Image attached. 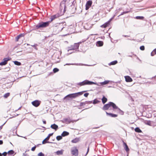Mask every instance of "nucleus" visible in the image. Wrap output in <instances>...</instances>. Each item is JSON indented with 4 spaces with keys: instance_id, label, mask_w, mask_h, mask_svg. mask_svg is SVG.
I'll use <instances>...</instances> for the list:
<instances>
[{
    "instance_id": "nucleus-5",
    "label": "nucleus",
    "mask_w": 156,
    "mask_h": 156,
    "mask_svg": "<svg viewBox=\"0 0 156 156\" xmlns=\"http://www.w3.org/2000/svg\"><path fill=\"white\" fill-rule=\"evenodd\" d=\"M81 43V42L75 43L73 45H72L71 47H69L68 51L72 50H75L78 49L79 44Z\"/></svg>"
},
{
    "instance_id": "nucleus-44",
    "label": "nucleus",
    "mask_w": 156,
    "mask_h": 156,
    "mask_svg": "<svg viewBox=\"0 0 156 156\" xmlns=\"http://www.w3.org/2000/svg\"><path fill=\"white\" fill-rule=\"evenodd\" d=\"M92 101H86L84 103H86V104H90L92 103Z\"/></svg>"
},
{
    "instance_id": "nucleus-58",
    "label": "nucleus",
    "mask_w": 156,
    "mask_h": 156,
    "mask_svg": "<svg viewBox=\"0 0 156 156\" xmlns=\"http://www.w3.org/2000/svg\"><path fill=\"white\" fill-rule=\"evenodd\" d=\"M123 36L125 37H126V36H126V35H123Z\"/></svg>"
},
{
    "instance_id": "nucleus-22",
    "label": "nucleus",
    "mask_w": 156,
    "mask_h": 156,
    "mask_svg": "<svg viewBox=\"0 0 156 156\" xmlns=\"http://www.w3.org/2000/svg\"><path fill=\"white\" fill-rule=\"evenodd\" d=\"M96 44L98 46H101L103 44V41H99L97 42Z\"/></svg>"
},
{
    "instance_id": "nucleus-54",
    "label": "nucleus",
    "mask_w": 156,
    "mask_h": 156,
    "mask_svg": "<svg viewBox=\"0 0 156 156\" xmlns=\"http://www.w3.org/2000/svg\"><path fill=\"white\" fill-rule=\"evenodd\" d=\"M89 148H88V149H87V153H86V155H87V153H88V151H89Z\"/></svg>"
},
{
    "instance_id": "nucleus-21",
    "label": "nucleus",
    "mask_w": 156,
    "mask_h": 156,
    "mask_svg": "<svg viewBox=\"0 0 156 156\" xmlns=\"http://www.w3.org/2000/svg\"><path fill=\"white\" fill-rule=\"evenodd\" d=\"M109 80H105L103 82H100L99 83L100 84V85H106L109 83ZM97 85V84H96ZM98 85H100L97 84Z\"/></svg>"
},
{
    "instance_id": "nucleus-17",
    "label": "nucleus",
    "mask_w": 156,
    "mask_h": 156,
    "mask_svg": "<svg viewBox=\"0 0 156 156\" xmlns=\"http://www.w3.org/2000/svg\"><path fill=\"white\" fill-rule=\"evenodd\" d=\"M125 80L127 82H131L132 81V79L129 76H125Z\"/></svg>"
},
{
    "instance_id": "nucleus-29",
    "label": "nucleus",
    "mask_w": 156,
    "mask_h": 156,
    "mask_svg": "<svg viewBox=\"0 0 156 156\" xmlns=\"http://www.w3.org/2000/svg\"><path fill=\"white\" fill-rule=\"evenodd\" d=\"M63 150L58 151L56 152V154L58 155L62 154H63Z\"/></svg>"
},
{
    "instance_id": "nucleus-7",
    "label": "nucleus",
    "mask_w": 156,
    "mask_h": 156,
    "mask_svg": "<svg viewBox=\"0 0 156 156\" xmlns=\"http://www.w3.org/2000/svg\"><path fill=\"white\" fill-rule=\"evenodd\" d=\"M60 9L62 11L63 10V11L65 12L66 11V6L65 5V2L64 1H62L60 5Z\"/></svg>"
},
{
    "instance_id": "nucleus-23",
    "label": "nucleus",
    "mask_w": 156,
    "mask_h": 156,
    "mask_svg": "<svg viewBox=\"0 0 156 156\" xmlns=\"http://www.w3.org/2000/svg\"><path fill=\"white\" fill-rule=\"evenodd\" d=\"M24 36V34H19L18 36H17L16 37V41H18L19 39L21 37H23Z\"/></svg>"
},
{
    "instance_id": "nucleus-51",
    "label": "nucleus",
    "mask_w": 156,
    "mask_h": 156,
    "mask_svg": "<svg viewBox=\"0 0 156 156\" xmlns=\"http://www.w3.org/2000/svg\"><path fill=\"white\" fill-rule=\"evenodd\" d=\"M153 52H154V53L156 54V48L154 49V50H153Z\"/></svg>"
},
{
    "instance_id": "nucleus-47",
    "label": "nucleus",
    "mask_w": 156,
    "mask_h": 156,
    "mask_svg": "<svg viewBox=\"0 0 156 156\" xmlns=\"http://www.w3.org/2000/svg\"><path fill=\"white\" fill-rule=\"evenodd\" d=\"M74 64H71V63H67L64 65V66L65 65H73Z\"/></svg>"
},
{
    "instance_id": "nucleus-45",
    "label": "nucleus",
    "mask_w": 156,
    "mask_h": 156,
    "mask_svg": "<svg viewBox=\"0 0 156 156\" xmlns=\"http://www.w3.org/2000/svg\"><path fill=\"white\" fill-rule=\"evenodd\" d=\"M89 94L88 93H85L84 94V96L86 97H87L88 96V95Z\"/></svg>"
},
{
    "instance_id": "nucleus-25",
    "label": "nucleus",
    "mask_w": 156,
    "mask_h": 156,
    "mask_svg": "<svg viewBox=\"0 0 156 156\" xmlns=\"http://www.w3.org/2000/svg\"><path fill=\"white\" fill-rule=\"evenodd\" d=\"M69 133L66 131H64L61 134L62 136H67L69 134Z\"/></svg>"
},
{
    "instance_id": "nucleus-42",
    "label": "nucleus",
    "mask_w": 156,
    "mask_h": 156,
    "mask_svg": "<svg viewBox=\"0 0 156 156\" xmlns=\"http://www.w3.org/2000/svg\"><path fill=\"white\" fill-rule=\"evenodd\" d=\"M36 147V146H34V147H33L32 148L31 150L32 151H34L35 150V149Z\"/></svg>"
},
{
    "instance_id": "nucleus-28",
    "label": "nucleus",
    "mask_w": 156,
    "mask_h": 156,
    "mask_svg": "<svg viewBox=\"0 0 156 156\" xmlns=\"http://www.w3.org/2000/svg\"><path fill=\"white\" fill-rule=\"evenodd\" d=\"M135 132L138 133H140L142 132V131L138 127L136 128L135 129Z\"/></svg>"
},
{
    "instance_id": "nucleus-49",
    "label": "nucleus",
    "mask_w": 156,
    "mask_h": 156,
    "mask_svg": "<svg viewBox=\"0 0 156 156\" xmlns=\"http://www.w3.org/2000/svg\"><path fill=\"white\" fill-rule=\"evenodd\" d=\"M154 52H153V51L151 53V55L152 56H153L154 55V54H153Z\"/></svg>"
},
{
    "instance_id": "nucleus-41",
    "label": "nucleus",
    "mask_w": 156,
    "mask_h": 156,
    "mask_svg": "<svg viewBox=\"0 0 156 156\" xmlns=\"http://www.w3.org/2000/svg\"><path fill=\"white\" fill-rule=\"evenodd\" d=\"M129 11H125L122 12L119 16L122 15L124 14L127 13H128Z\"/></svg>"
},
{
    "instance_id": "nucleus-55",
    "label": "nucleus",
    "mask_w": 156,
    "mask_h": 156,
    "mask_svg": "<svg viewBox=\"0 0 156 156\" xmlns=\"http://www.w3.org/2000/svg\"><path fill=\"white\" fill-rule=\"evenodd\" d=\"M155 123V122H154V123H153V126H156V125H155L154 124Z\"/></svg>"
},
{
    "instance_id": "nucleus-37",
    "label": "nucleus",
    "mask_w": 156,
    "mask_h": 156,
    "mask_svg": "<svg viewBox=\"0 0 156 156\" xmlns=\"http://www.w3.org/2000/svg\"><path fill=\"white\" fill-rule=\"evenodd\" d=\"M59 71V69L57 68H55L53 69V71L54 73L58 72Z\"/></svg>"
},
{
    "instance_id": "nucleus-62",
    "label": "nucleus",
    "mask_w": 156,
    "mask_h": 156,
    "mask_svg": "<svg viewBox=\"0 0 156 156\" xmlns=\"http://www.w3.org/2000/svg\"><path fill=\"white\" fill-rule=\"evenodd\" d=\"M38 144L37 145V146H38Z\"/></svg>"
},
{
    "instance_id": "nucleus-40",
    "label": "nucleus",
    "mask_w": 156,
    "mask_h": 156,
    "mask_svg": "<svg viewBox=\"0 0 156 156\" xmlns=\"http://www.w3.org/2000/svg\"><path fill=\"white\" fill-rule=\"evenodd\" d=\"M140 49L141 50H144V46H142L140 47Z\"/></svg>"
},
{
    "instance_id": "nucleus-46",
    "label": "nucleus",
    "mask_w": 156,
    "mask_h": 156,
    "mask_svg": "<svg viewBox=\"0 0 156 156\" xmlns=\"http://www.w3.org/2000/svg\"><path fill=\"white\" fill-rule=\"evenodd\" d=\"M7 153L5 152H3L2 154V155H3L4 156H5L7 155Z\"/></svg>"
},
{
    "instance_id": "nucleus-11",
    "label": "nucleus",
    "mask_w": 156,
    "mask_h": 156,
    "mask_svg": "<svg viewBox=\"0 0 156 156\" xmlns=\"http://www.w3.org/2000/svg\"><path fill=\"white\" fill-rule=\"evenodd\" d=\"M113 17L111 18L108 22L105 23L104 24L101 25V27L103 28H106L108 26L110 22L112 20Z\"/></svg>"
},
{
    "instance_id": "nucleus-13",
    "label": "nucleus",
    "mask_w": 156,
    "mask_h": 156,
    "mask_svg": "<svg viewBox=\"0 0 156 156\" xmlns=\"http://www.w3.org/2000/svg\"><path fill=\"white\" fill-rule=\"evenodd\" d=\"M61 15H60L59 13H57L54 15L51 16V21L53 20H55V19L58 18Z\"/></svg>"
},
{
    "instance_id": "nucleus-12",
    "label": "nucleus",
    "mask_w": 156,
    "mask_h": 156,
    "mask_svg": "<svg viewBox=\"0 0 156 156\" xmlns=\"http://www.w3.org/2000/svg\"><path fill=\"white\" fill-rule=\"evenodd\" d=\"M92 4L91 1L89 0L87 2L86 4V9L87 10L91 6Z\"/></svg>"
},
{
    "instance_id": "nucleus-4",
    "label": "nucleus",
    "mask_w": 156,
    "mask_h": 156,
    "mask_svg": "<svg viewBox=\"0 0 156 156\" xmlns=\"http://www.w3.org/2000/svg\"><path fill=\"white\" fill-rule=\"evenodd\" d=\"M110 107H112L113 108V110L114 111H115L116 110L118 112H120L121 114H123V112L121 111L119 108L113 102H110Z\"/></svg>"
},
{
    "instance_id": "nucleus-20",
    "label": "nucleus",
    "mask_w": 156,
    "mask_h": 156,
    "mask_svg": "<svg viewBox=\"0 0 156 156\" xmlns=\"http://www.w3.org/2000/svg\"><path fill=\"white\" fill-rule=\"evenodd\" d=\"M51 127L52 129L56 130L58 129V126L56 124H54L51 125Z\"/></svg>"
},
{
    "instance_id": "nucleus-10",
    "label": "nucleus",
    "mask_w": 156,
    "mask_h": 156,
    "mask_svg": "<svg viewBox=\"0 0 156 156\" xmlns=\"http://www.w3.org/2000/svg\"><path fill=\"white\" fill-rule=\"evenodd\" d=\"M41 103V101L38 100H36L32 102V104L35 107L38 106Z\"/></svg>"
},
{
    "instance_id": "nucleus-34",
    "label": "nucleus",
    "mask_w": 156,
    "mask_h": 156,
    "mask_svg": "<svg viewBox=\"0 0 156 156\" xmlns=\"http://www.w3.org/2000/svg\"><path fill=\"white\" fill-rule=\"evenodd\" d=\"M14 153V151L12 150H11L9 151L8 152V153L10 155H12Z\"/></svg>"
},
{
    "instance_id": "nucleus-50",
    "label": "nucleus",
    "mask_w": 156,
    "mask_h": 156,
    "mask_svg": "<svg viewBox=\"0 0 156 156\" xmlns=\"http://www.w3.org/2000/svg\"><path fill=\"white\" fill-rule=\"evenodd\" d=\"M3 144V141L2 140H0V145L2 144Z\"/></svg>"
},
{
    "instance_id": "nucleus-52",
    "label": "nucleus",
    "mask_w": 156,
    "mask_h": 156,
    "mask_svg": "<svg viewBox=\"0 0 156 156\" xmlns=\"http://www.w3.org/2000/svg\"><path fill=\"white\" fill-rule=\"evenodd\" d=\"M43 123L44 124H46V122L45 120H43Z\"/></svg>"
},
{
    "instance_id": "nucleus-61",
    "label": "nucleus",
    "mask_w": 156,
    "mask_h": 156,
    "mask_svg": "<svg viewBox=\"0 0 156 156\" xmlns=\"http://www.w3.org/2000/svg\"><path fill=\"white\" fill-rule=\"evenodd\" d=\"M72 52H70V54H71V53H72Z\"/></svg>"
},
{
    "instance_id": "nucleus-19",
    "label": "nucleus",
    "mask_w": 156,
    "mask_h": 156,
    "mask_svg": "<svg viewBox=\"0 0 156 156\" xmlns=\"http://www.w3.org/2000/svg\"><path fill=\"white\" fill-rule=\"evenodd\" d=\"M106 114L107 115H109L112 117H116L117 116V115L116 114L108 113L107 112H106Z\"/></svg>"
},
{
    "instance_id": "nucleus-2",
    "label": "nucleus",
    "mask_w": 156,
    "mask_h": 156,
    "mask_svg": "<svg viewBox=\"0 0 156 156\" xmlns=\"http://www.w3.org/2000/svg\"><path fill=\"white\" fill-rule=\"evenodd\" d=\"M50 21H49L45 22H41L38 23L36 26L35 28L36 29H38L41 28H44L48 27Z\"/></svg>"
},
{
    "instance_id": "nucleus-16",
    "label": "nucleus",
    "mask_w": 156,
    "mask_h": 156,
    "mask_svg": "<svg viewBox=\"0 0 156 156\" xmlns=\"http://www.w3.org/2000/svg\"><path fill=\"white\" fill-rule=\"evenodd\" d=\"M75 0H73L72 5H71L70 6V8H72V10L73 11H74V10L76 9V7H75V3L76 2L75 1Z\"/></svg>"
},
{
    "instance_id": "nucleus-6",
    "label": "nucleus",
    "mask_w": 156,
    "mask_h": 156,
    "mask_svg": "<svg viewBox=\"0 0 156 156\" xmlns=\"http://www.w3.org/2000/svg\"><path fill=\"white\" fill-rule=\"evenodd\" d=\"M74 121L76 122V121H75L74 120H71L69 117L64 118L62 121L63 123L66 124H69L71 122H73Z\"/></svg>"
},
{
    "instance_id": "nucleus-31",
    "label": "nucleus",
    "mask_w": 156,
    "mask_h": 156,
    "mask_svg": "<svg viewBox=\"0 0 156 156\" xmlns=\"http://www.w3.org/2000/svg\"><path fill=\"white\" fill-rule=\"evenodd\" d=\"M135 18L138 20H143L144 17L143 16H137Z\"/></svg>"
},
{
    "instance_id": "nucleus-3",
    "label": "nucleus",
    "mask_w": 156,
    "mask_h": 156,
    "mask_svg": "<svg viewBox=\"0 0 156 156\" xmlns=\"http://www.w3.org/2000/svg\"><path fill=\"white\" fill-rule=\"evenodd\" d=\"M76 84L81 86L86 85L97 84V83L92 81H89L88 80H86L82 82L77 83Z\"/></svg>"
},
{
    "instance_id": "nucleus-32",
    "label": "nucleus",
    "mask_w": 156,
    "mask_h": 156,
    "mask_svg": "<svg viewBox=\"0 0 156 156\" xmlns=\"http://www.w3.org/2000/svg\"><path fill=\"white\" fill-rule=\"evenodd\" d=\"M14 63L15 65L17 66H20L21 65V63L17 61H15L14 62Z\"/></svg>"
},
{
    "instance_id": "nucleus-39",
    "label": "nucleus",
    "mask_w": 156,
    "mask_h": 156,
    "mask_svg": "<svg viewBox=\"0 0 156 156\" xmlns=\"http://www.w3.org/2000/svg\"><path fill=\"white\" fill-rule=\"evenodd\" d=\"M37 155L38 156H44V154L42 152H41L39 153Z\"/></svg>"
},
{
    "instance_id": "nucleus-18",
    "label": "nucleus",
    "mask_w": 156,
    "mask_h": 156,
    "mask_svg": "<svg viewBox=\"0 0 156 156\" xmlns=\"http://www.w3.org/2000/svg\"><path fill=\"white\" fill-rule=\"evenodd\" d=\"M123 144L124 146V148L126 152H128L129 151V149L128 148L127 144L123 141Z\"/></svg>"
},
{
    "instance_id": "nucleus-59",
    "label": "nucleus",
    "mask_w": 156,
    "mask_h": 156,
    "mask_svg": "<svg viewBox=\"0 0 156 156\" xmlns=\"http://www.w3.org/2000/svg\"><path fill=\"white\" fill-rule=\"evenodd\" d=\"M21 107H20V108H18V110H19L20 109V108H21Z\"/></svg>"
},
{
    "instance_id": "nucleus-33",
    "label": "nucleus",
    "mask_w": 156,
    "mask_h": 156,
    "mask_svg": "<svg viewBox=\"0 0 156 156\" xmlns=\"http://www.w3.org/2000/svg\"><path fill=\"white\" fill-rule=\"evenodd\" d=\"M10 95V93H6V94H5L4 95V97L5 98H7Z\"/></svg>"
},
{
    "instance_id": "nucleus-48",
    "label": "nucleus",
    "mask_w": 156,
    "mask_h": 156,
    "mask_svg": "<svg viewBox=\"0 0 156 156\" xmlns=\"http://www.w3.org/2000/svg\"><path fill=\"white\" fill-rule=\"evenodd\" d=\"M5 124V123H4L3 125H2L1 126H0V130H1V129H2V127L4 125V124Z\"/></svg>"
},
{
    "instance_id": "nucleus-8",
    "label": "nucleus",
    "mask_w": 156,
    "mask_h": 156,
    "mask_svg": "<svg viewBox=\"0 0 156 156\" xmlns=\"http://www.w3.org/2000/svg\"><path fill=\"white\" fill-rule=\"evenodd\" d=\"M72 154L75 156H77L78 154V150L76 147L73 148L71 150Z\"/></svg>"
},
{
    "instance_id": "nucleus-15",
    "label": "nucleus",
    "mask_w": 156,
    "mask_h": 156,
    "mask_svg": "<svg viewBox=\"0 0 156 156\" xmlns=\"http://www.w3.org/2000/svg\"><path fill=\"white\" fill-rule=\"evenodd\" d=\"M110 107V102L108 103L105 105L103 108V109L104 110H107L109 109Z\"/></svg>"
},
{
    "instance_id": "nucleus-60",
    "label": "nucleus",
    "mask_w": 156,
    "mask_h": 156,
    "mask_svg": "<svg viewBox=\"0 0 156 156\" xmlns=\"http://www.w3.org/2000/svg\"><path fill=\"white\" fill-rule=\"evenodd\" d=\"M129 57H132V56L131 55H129Z\"/></svg>"
},
{
    "instance_id": "nucleus-57",
    "label": "nucleus",
    "mask_w": 156,
    "mask_h": 156,
    "mask_svg": "<svg viewBox=\"0 0 156 156\" xmlns=\"http://www.w3.org/2000/svg\"><path fill=\"white\" fill-rule=\"evenodd\" d=\"M0 156H2V154L0 153Z\"/></svg>"
},
{
    "instance_id": "nucleus-56",
    "label": "nucleus",
    "mask_w": 156,
    "mask_h": 156,
    "mask_svg": "<svg viewBox=\"0 0 156 156\" xmlns=\"http://www.w3.org/2000/svg\"><path fill=\"white\" fill-rule=\"evenodd\" d=\"M128 39L130 40H133V41L135 40H134V39Z\"/></svg>"
},
{
    "instance_id": "nucleus-53",
    "label": "nucleus",
    "mask_w": 156,
    "mask_h": 156,
    "mask_svg": "<svg viewBox=\"0 0 156 156\" xmlns=\"http://www.w3.org/2000/svg\"><path fill=\"white\" fill-rule=\"evenodd\" d=\"M23 155L24 156H28L25 153L23 154Z\"/></svg>"
},
{
    "instance_id": "nucleus-36",
    "label": "nucleus",
    "mask_w": 156,
    "mask_h": 156,
    "mask_svg": "<svg viewBox=\"0 0 156 156\" xmlns=\"http://www.w3.org/2000/svg\"><path fill=\"white\" fill-rule=\"evenodd\" d=\"M62 138V136H58L56 137V139L58 140H59Z\"/></svg>"
},
{
    "instance_id": "nucleus-1",
    "label": "nucleus",
    "mask_w": 156,
    "mask_h": 156,
    "mask_svg": "<svg viewBox=\"0 0 156 156\" xmlns=\"http://www.w3.org/2000/svg\"><path fill=\"white\" fill-rule=\"evenodd\" d=\"M86 91H83L82 92H79L75 93H73L69 94L64 98V99H67V100H69L70 99H72L75 98L79 96L82 95L83 92Z\"/></svg>"
},
{
    "instance_id": "nucleus-43",
    "label": "nucleus",
    "mask_w": 156,
    "mask_h": 156,
    "mask_svg": "<svg viewBox=\"0 0 156 156\" xmlns=\"http://www.w3.org/2000/svg\"><path fill=\"white\" fill-rule=\"evenodd\" d=\"M86 105V103L84 102H81L80 104V106H82L83 105Z\"/></svg>"
},
{
    "instance_id": "nucleus-26",
    "label": "nucleus",
    "mask_w": 156,
    "mask_h": 156,
    "mask_svg": "<svg viewBox=\"0 0 156 156\" xmlns=\"http://www.w3.org/2000/svg\"><path fill=\"white\" fill-rule=\"evenodd\" d=\"M117 63V61L116 60H115L111 62L110 63L108 64V65H115Z\"/></svg>"
},
{
    "instance_id": "nucleus-14",
    "label": "nucleus",
    "mask_w": 156,
    "mask_h": 156,
    "mask_svg": "<svg viewBox=\"0 0 156 156\" xmlns=\"http://www.w3.org/2000/svg\"><path fill=\"white\" fill-rule=\"evenodd\" d=\"M53 133L49 134L48 136L43 141L42 144H45L47 143L48 142L46 141L48 140L49 139L50 136H52L53 135Z\"/></svg>"
},
{
    "instance_id": "nucleus-24",
    "label": "nucleus",
    "mask_w": 156,
    "mask_h": 156,
    "mask_svg": "<svg viewBox=\"0 0 156 156\" xmlns=\"http://www.w3.org/2000/svg\"><path fill=\"white\" fill-rule=\"evenodd\" d=\"M154 122L153 121H148L147 122L146 124L150 126H153V123H154Z\"/></svg>"
},
{
    "instance_id": "nucleus-9",
    "label": "nucleus",
    "mask_w": 156,
    "mask_h": 156,
    "mask_svg": "<svg viewBox=\"0 0 156 156\" xmlns=\"http://www.w3.org/2000/svg\"><path fill=\"white\" fill-rule=\"evenodd\" d=\"M10 59L9 58H4L3 61L0 63V65L3 66L5 65L7 63L8 61Z\"/></svg>"
},
{
    "instance_id": "nucleus-38",
    "label": "nucleus",
    "mask_w": 156,
    "mask_h": 156,
    "mask_svg": "<svg viewBox=\"0 0 156 156\" xmlns=\"http://www.w3.org/2000/svg\"><path fill=\"white\" fill-rule=\"evenodd\" d=\"M37 44H35L33 45H31V46L34 47L36 50H37L38 49L37 48Z\"/></svg>"
},
{
    "instance_id": "nucleus-35",
    "label": "nucleus",
    "mask_w": 156,
    "mask_h": 156,
    "mask_svg": "<svg viewBox=\"0 0 156 156\" xmlns=\"http://www.w3.org/2000/svg\"><path fill=\"white\" fill-rule=\"evenodd\" d=\"M99 102H100V101L98 100H97V99H95L93 101V103L94 104H96L98 103Z\"/></svg>"
},
{
    "instance_id": "nucleus-30",
    "label": "nucleus",
    "mask_w": 156,
    "mask_h": 156,
    "mask_svg": "<svg viewBox=\"0 0 156 156\" xmlns=\"http://www.w3.org/2000/svg\"><path fill=\"white\" fill-rule=\"evenodd\" d=\"M79 141V139L78 138H76L74 139H73L72 140V142L73 143H76L78 142Z\"/></svg>"
},
{
    "instance_id": "nucleus-27",
    "label": "nucleus",
    "mask_w": 156,
    "mask_h": 156,
    "mask_svg": "<svg viewBox=\"0 0 156 156\" xmlns=\"http://www.w3.org/2000/svg\"><path fill=\"white\" fill-rule=\"evenodd\" d=\"M107 98H106L104 96H103L102 99V103L104 104H105L107 101Z\"/></svg>"
}]
</instances>
